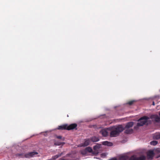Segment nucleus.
<instances>
[{
  "label": "nucleus",
  "mask_w": 160,
  "mask_h": 160,
  "mask_svg": "<svg viewBox=\"0 0 160 160\" xmlns=\"http://www.w3.org/2000/svg\"><path fill=\"white\" fill-rule=\"evenodd\" d=\"M125 132L127 134L132 133L133 131V130L132 129H130L129 128H126Z\"/></svg>",
  "instance_id": "nucleus-15"
},
{
  "label": "nucleus",
  "mask_w": 160,
  "mask_h": 160,
  "mask_svg": "<svg viewBox=\"0 0 160 160\" xmlns=\"http://www.w3.org/2000/svg\"><path fill=\"white\" fill-rule=\"evenodd\" d=\"M65 140V138H62V140H63V141H64Z\"/></svg>",
  "instance_id": "nucleus-29"
},
{
  "label": "nucleus",
  "mask_w": 160,
  "mask_h": 160,
  "mask_svg": "<svg viewBox=\"0 0 160 160\" xmlns=\"http://www.w3.org/2000/svg\"><path fill=\"white\" fill-rule=\"evenodd\" d=\"M108 160H117V159L116 158H112L109 159Z\"/></svg>",
  "instance_id": "nucleus-25"
},
{
  "label": "nucleus",
  "mask_w": 160,
  "mask_h": 160,
  "mask_svg": "<svg viewBox=\"0 0 160 160\" xmlns=\"http://www.w3.org/2000/svg\"><path fill=\"white\" fill-rule=\"evenodd\" d=\"M62 155V153L59 154L58 155H56L54 156H52L51 158L52 160H55L59 157H60Z\"/></svg>",
  "instance_id": "nucleus-17"
},
{
  "label": "nucleus",
  "mask_w": 160,
  "mask_h": 160,
  "mask_svg": "<svg viewBox=\"0 0 160 160\" xmlns=\"http://www.w3.org/2000/svg\"><path fill=\"white\" fill-rule=\"evenodd\" d=\"M90 139L91 141L93 142H97L99 140L98 137L96 136L92 137Z\"/></svg>",
  "instance_id": "nucleus-11"
},
{
  "label": "nucleus",
  "mask_w": 160,
  "mask_h": 160,
  "mask_svg": "<svg viewBox=\"0 0 160 160\" xmlns=\"http://www.w3.org/2000/svg\"><path fill=\"white\" fill-rule=\"evenodd\" d=\"M158 143V141H153L150 142V143L151 145H153V146L156 145Z\"/></svg>",
  "instance_id": "nucleus-22"
},
{
  "label": "nucleus",
  "mask_w": 160,
  "mask_h": 160,
  "mask_svg": "<svg viewBox=\"0 0 160 160\" xmlns=\"http://www.w3.org/2000/svg\"><path fill=\"white\" fill-rule=\"evenodd\" d=\"M128 158V157L127 156H122L120 157V159L123 160H127Z\"/></svg>",
  "instance_id": "nucleus-21"
},
{
  "label": "nucleus",
  "mask_w": 160,
  "mask_h": 160,
  "mask_svg": "<svg viewBox=\"0 0 160 160\" xmlns=\"http://www.w3.org/2000/svg\"><path fill=\"white\" fill-rule=\"evenodd\" d=\"M91 142L90 138H87L84 140V142L82 144V146L86 147L89 145Z\"/></svg>",
  "instance_id": "nucleus-9"
},
{
  "label": "nucleus",
  "mask_w": 160,
  "mask_h": 160,
  "mask_svg": "<svg viewBox=\"0 0 160 160\" xmlns=\"http://www.w3.org/2000/svg\"><path fill=\"white\" fill-rule=\"evenodd\" d=\"M111 130L110 136L111 137H115L118 135L120 133L124 130V128L122 125H119L118 126H114L110 129Z\"/></svg>",
  "instance_id": "nucleus-1"
},
{
  "label": "nucleus",
  "mask_w": 160,
  "mask_h": 160,
  "mask_svg": "<svg viewBox=\"0 0 160 160\" xmlns=\"http://www.w3.org/2000/svg\"><path fill=\"white\" fill-rule=\"evenodd\" d=\"M16 156L17 157H18L19 158H25V154L23 153H17L16 154Z\"/></svg>",
  "instance_id": "nucleus-14"
},
{
  "label": "nucleus",
  "mask_w": 160,
  "mask_h": 160,
  "mask_svg": "<svg viewBox=\"0 0 160 160\" xmlns=\"http://www.w3.org/2000/svg\"><path fill=\"white\" fill-rule=\"evenodd\" d=\"M59 160H65V159L62 158H60L59 159Z\"/></svg>",
  "instance_id": "nucleus-27"
},
{
  "label": "nucleus",
  "mask_w": 160,
  "mask_h": 160,
  "mask_svg": "<svg viewBox=\"0 0 160 160\" xmlns=\"http://www.w3.org/2000/svg\"><path fill=\"white\" fill-rule=\"evenodd\" d=\"M154 152L152 150H149L147 153L148 158L150 159H152L154 156Z\"/></svg>",
  "instance_id": "nucleus-8"
},
{
  "label": "nucleus",
  "mask_w": 160,
  "mask_h": 160,
  "mask_svg": "<svg viewBox=\"0 0 160 160\" xmlns=\"http://www.w3.org/2000/svg\"><path fill=\"white\" fill-rule=\"evenodd\" d=\"M152 105H155V103H154V101H153L152 102Z\"/></svg>",
  "instance_id": "nucleus-28"
},
{
  "label": "nucleus",
  "mask_w": 160,
  "mask_h": 160,
  "mask_svg": "<svg viewBox=\"0 0 160 160\" xmlns=\"http://www.w3.org/2000/svg\"><path fill=\"white\" fill-rule=\"evenodd\" d=\"M146 157L142 155L139 157H137L134 156H132L130 158L129 160H145Z\"/></svg>",
  "instance_id": "nucleus-3"
},
{
  "label": "nucleus",
  "mask_w": 160,
  "mask_h": 160,
  "mask_svg": "<svg viewBox=\"0 0 160 160\" xmlns=\"http://www.w3.org/2000/svg\"><path fill=\"white\" fill-rule=\"evenodd\" d=\"M149 118L146 116H144L138 120L139 122L137 123V126H135L134 128L136 129L138 127L143 126L147 122Z\"/></svg>",
  "instance_id": "nucleus-2"
},
{
  "label": "nucleus",
  "mask_w": 160,
  "mask_h": 160,
  "mask_svg": "<svg viewBox=\"0 0 160 160\" xmlns=\"http://www.w3.org/2000/svg\"><path fill=\"white\" fill-rule=\"evenodd\" d=\"M159 117L157 115L153 114L152 115L150 116V118L151 119H154V120L157 122H160V112L159 113Z\"/></svg>",
  "instance_id": "nucleus-5"
},
{
  "label": "nucleus",
  "mask_w": 160,
  "mask_h": 160,
  "mask_svg": "<svg viewBox=\"0 0 160 160\" xmlns=\"http://www.w3.org/2000/svg\"><path fill=\"white\" fill-rule=\"evenodd\" d=\"M102 144L104 145H107L108 146H112V143L110 142L107 141L103 142Z\"/></svg>",
  "instance_id": "nucleus-13"
},
{
  "label": "nucleus",
  "mask_w": 160,
  "mask_h": 160,
  "mask_svg": "<svg viewBox=\"0 0 160 160\" xmlns=\"http://www.w3.org/2000/svg\"><path fill=\"white\" fill-rule=\"evenodd\" d=\"M153 138L154 139H158L160 138V133H156L153 136Z\"/></svg>",
  "instance_id": "nucleus-16"
},
{
  "label": "nucleus",
  "mask_w": 160,
  "mask_h": 160,
  "mask_svg": "<svg viewBox=\"0 0 160 160\" xmlns=\"http://www.w3.org/2000/svg\"><path fill=\"white\" fill-rule=\"evenodd\" d=\"M77 125L76 123H72L70 124L69 125H67V130H70L74 129H75L76 130H77Z\"/></svg>",
  "instance_id": "nucleus-6"
},
{
  "label": "nucleus",
  "mask_w": 160,
  "mask_h": 160,
  "mask_svg": "<svg viewBox=\"0 0 160 160\" xmlns=\"http://www.w3.org/2000/svg\"><path fill=\"white\" fill-rule=\"evenodd\" d=\"M136 102V100H132L128 102L126 104H128L129 105H132L135 102Z\"/></svg>",
  "instance_id": "nucleus-19"
},
{
  "label": "nucleus",
  "mask_w": 160,
  "mask_h": 160,
  "mask_svg": "<svg viewBox=\"0 0 160 160\" xmlns=\"http://www.w3.org/2000/svg\"><path fill=\"white\" fill-rule=\"evenodd\" d=\"M108 128L102 129L100 131V133L101 134L103 137H106L108 136Z\"/></svg>",
  "instance_id": "nucleus-7"
},
{
  "label": "nucleus",
  "mask_w": 160,
  "mask_h": 160,
  "mask_svg": "<svg viewBox=\"0 0 160 160\" xmlns=\"http://www.w3.org/2000/svg\"><path fill=\"white\" fill-rule=\"evenodd\" d=\"M56 138L58 139H62V137L61 136H57Z\"/></svg>",
  "instance_id": "nucleus-24"
},
{
  "label": "nucleus",
  "mask_w": 160,
  "mask_h": 160,
  "mask_svg": "<svg viewBox=\"0 0 160 160\" xmlns=\"http://www.w3.org/2000/svg\"><path fill=\"white\" fill-rule=\"evenodd\" d=\"M92 153L93 154L97 155V154H98L99 152H98V151L94 150V151H92Z\"/></svg>",
  "instance_id": "nucleus-23"
},
{
  "label": "nucleus",
  "mask_w": 160,
  "mask_h": 160,
  "mask_svg": "<svg viewBox=\"0 0 160 160\" xmlns=\"http://www.w3.org/2000/svg\"><path fill=\"white\" fill-rule=\"evenodd\" d=\"M160 157V155H159V156L158 157Z\"/></svg>",
  "instance_id": "nucleus-30"
},
{
  "label": "nucleus",
  "mask_w": 160,
  "mask_h": 160,
  "mask_svg": "<svg viewBox=\"0 0 160 160\" xmlns=\"http://www.w3.org/2000/svg\"><path fill=\"white\" fill-rule=\"evenodd\" d=\"M100 145L99 144H97L95 146H94L93 147V149L94 150H97L98 151L99 149L100 148Z\"/></svg>",
  "instance_id": "nucleus-18"
},
{
  "label": "nucleus",
  "mask_w": 160,
  "mask_h": 160,
  "mask_svg": "<svg viewBox=\"0 0 160 160\" xmlns=\"http://www.w3.org/2000/svg\"><path fill=\"white\" fill-rule=\"evenodd\" d=\"M58 129L59 130H67V124H64L63 125L58 126Z\"/></svg>",
  "instance_id": "nucleus-12"
},
{
  "label": "nucleus",
  "mask_w": 160,
  "mask_h": 160,
  "mask_svg": "<svg viewBox=\"0 0 160 160\" xmlns=\"http://www.w3.org/2000/svg\"><path fill=\"white\" fill-rule=\"evenodd\" d=\"M133 125V122H128L124 128V130L126 128H130L132 127Z\"/></svg>",
  "instance_id": "nucleus-10"
},
{
  "label": "nucleus",
  "mask_w": 160,
  "mask_h": 160,
  "mask_svg": "<svg viewBox=\"0 0 160 160\" xmlns=\"http://www.w3.org/2000/svg\"><path fill=\"white\" fill-rule=\"evenodd\" d=\"M65 143V142H62L60 144H58V145H61V144H62L63 145V144H64Z\"/></svg>",
  "instance_id": "nucleus-26"
},
{
  "label": "nucleus",
  "mask_w": 160,
  "mask_h": 160,
  "mask_svg": "<svg viewBox=\"0 0 160 160\" xmlns=\"http://www.w3.org/2000/svg\"><path fill=\"white\" fill-rule=\"evenodd\" d=\"M85 150L86 151H88L89 152H92V148L90 147H87L85 148Z\"/></svg>",
  "instance_id": "nucleus-20"
},
{
  "label": "nucleus",
  "mask_w": 160,
  "mask_h": 160,
  "mask_svg": "<svg viewBox=\"0 0 160 160\" xmlns=\"http://www.w3.org/2000/svg\"><path fill=\"white\" fill-rule=\"evenodd\" d=\"M38 153L36 152H29L25 154V158H30L31 157H33L35 155H37Z\"/></svg>",
  "instance_id": "nucleus-4"
}]
</instances>
